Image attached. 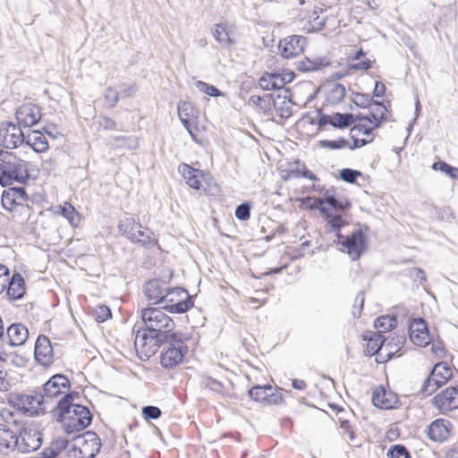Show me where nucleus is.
Listing matches in <instances>:
<instances>
[{
    "instance_id": "nucleus-61",
    "label": "nucleus",
    "mask_w": 458,
    "mask_h": 458,
    "mask_svg": "<svg viewBox=\"0 0 458 458\" xmlns=\"http://www.w3.org/2000/svg\"><path fill=\"white\" fill-rule=\"evenodd\" d=\"M386 93V86L383 82L377 81L375 83L373 95L377 98H382Z\"/></svg>"
},
{
    "instance_id": "nucleus-14",
    "label": "nucleus",
    "mask_w": 458,
    "mask_h": 458,
    "mask_svg": "<svg viewBox=\"0 0 458 458\" xmlns=\"http://www.w3.org/2000/svg\"><path fill=\"white\" fill-rule=\"evenodd\" d=\"M164 309L171 313H184L191 310L194 302L189 293L180 287L171 289L165 293Z\"/></svg>"
},
{
    "instance_id": "nucleus-53",
    "label": "nucleus",
    "mask_w": 458,
    "mask_h": 458,
    "mask_svg": "<svg viewBox=\"0 0 458 458\" xmlns=\"http://www.w3.org/2000/svg\"><path fill=\"white\" fill-rule=\"evenodd\" d=\"M10 276L9 268L0 264V295L6 290Z\"/></svg>"
},
{
    "instance_id": "nucleus-12",
    "label": "nucleus",
    "mask_w": 458,
    "mask_h": 458,
    "mask_svg": "<svg viewBox=\"0 0 458 458\" xmlns=\"http://www.w3.org/2000/svg\"><path fill=\"white\" fill-rule=\"evenodd\" d=\"M17 430V450L19 452L30 453L40 447L42 436L35 422L27 420Z\"/></svg>"
},
{
    "instance_id": "nucleus-8",
    "label": "nucleus",
    "mask_w": 458,
    "mask_h": 458,
    "mask_svg": "<svg viewBox=\"0 0 458 458\" xmlns=\"http://www.w3.org/2000/svg\"><path fill=\"white\" fill-rule=\"evenodd\" d=\"M319 202V211L332 230H339L344 225L343 213L351 208L347 199H337L332 195H325Z\"/></svg>"
},
{
    "instance_id": "nucleus-3",
    "label": "nucleus",
    "mask_w": 458,
    "mask_h": 458,
    "mask_svg": "<svg viewBox=\"0 0 458 458\" xmlns=\"http://www.w3.org/2000/svg\"><path fill=\"white\" fill-rule=\"evenodd\" d=\"M166 345L160 352L159 362L165 369H174L182 365L190 352L188 343L191 336L182 331L165 338Z\"/></svg>"
},
{
    "instance_id": "nucleus-9",
    "label": "nucleus",
    "mask_w": 458,
    "mask_h": 458,
    "mask_svg": "<svg viewBox=\"0 0 458 458\" xmlns=\"http://www.w3.org/2000/svg\"><path fill=\"white\" fill-rule=\"evenodd\" d=\"M354 125L351 129V138L352 145L350 148H359L371 143L374 139V131L379 127L381 122L375 115L360 116L354 121Z\"/></svg>"
},
{
    "instance_id": "nucleus-19",
    "label": "nucleus",
    "mask_w": 458,
    "mask_h": 458,
    "mask_svg": "<svg viewBox=\"0 0 458 458\" xmlns=\"http://www.w3.org/2000/svg\"><path fill=\"white\" fill-rule=\"evenodd\" d=\"M21 126L12 122H4L0 124V146L13 149L24 142L25 135Z\"/></svg>"
},
{
    "instance_id": "nucleus-38",
    "label": "nucleus",
    "mask_w": 458,
    "mask_h": 458,
    "mask_svg": "<svg viewBox=\"0 0 458 458\" xmlns=\"http://www.w3.org/2000/svg\"><path fill=\"white\" fill-rule=\"evenodd\" d=\"M363 340L366 341L364 352L367 355L372 356L377 355V360L378 359L380 348L383 344V335L377 333H370L369 335H362Z\"/></svg>"
},
{
    "instance_id": "nucleus-17",
    "label": "nucleus",
    "mask_w": 458,
    "mask_h": 458,
    "mask_svg": "<svg viewBox=\"0 0 458 458\" xmlns=\"http://www.w3.org/2000/svg\"><path fill=\"white\" fill-rule=\"evenodd\" d=\"M301 29L306 33L321 30L326 23L323 9L316 4H309V8L300 13Z\"/></svg>"
},
{
    "instance_id": "nucleus-52",
    "label": "nucleus",
    "mask_w": 458,
    "mask_h": 458,
    "mask_svg": "<svg viewBox=\"0 0 458 458\" xmlns=\"http://www.w3.org/2000/svg\"><path fill=\"white\" fill-rule=\"evenodd\" d=\"M387 456L389 458H401L403 456L404 458H412L410 455L407 449L405 448V446H403L402 445H394L391 446V448L387 452Z\"/></svg>"
},
{
    "instance_id": "nucleus-42",
    "label": "nucleus",
    "mask_w": 458,
    "mask_h": 458,
    "mask_svg": "<svg viewBox=\"0 0 458 458\" xmlns=\"http://www.w3.org/2000/svg\"><path fill=\"white\" fill-rule=\"evenodd\" d=\"M325 123L335 127H348L354 123L353 115L351 114L335 113L324 117Z\"/></svg>"
},
{
    "instance_id": "nucleus-46",
    "label": "nucleus",
    "mask_w": 458,
    "mask_h": 458,
    "mask_svg": "<svg viewBox=\"0 0 458 458\" xmlns=\"http://www.w3.org/2000/svg\"><path fill=\"white\" fill-rule=\"evenodd\" d=\"M295 202L299 203V208L301 210H312V209H319V201L321 198H313V197H305V198H296L293 199Z\"/></svg>"
},
{
    "instance_id": "nucleus-59",
    "label": "nucleus",
    "mask_w": 458,
    "mask_h": 458,
    "mask_svg": "<svg viewBox=\"0 0 458 458\" xmlns=\"http://www.w3.org/2000/svg\"><path fill=\"white\" fill-rule=\"evenodd\" d=\"M340 428L343 429V433L347 435L351 439L354 438V433L352 430L351 423H350V418L346 420V423L341 422L339 423Z\"/></svg>"
},
{
    "instance_id": "nucleus-18",
    "label": "nucleus",
    "mask_w": 458,
    "mask_h": 458,
    "mask_svg": "<svg viewBox=\"0 0 458 458\" xmlns=\"http://www.w3.org/2000/svg\"><path fill=\"white\" fill-rule=\"evenodd\" d=\"M100 450V442L94 433L79 436L73 443L75 458H94Z\"/></svg>"
},
{
    "instance_id": "nucleus-50",
    "label": "nucleus",
    "mask_w": 458,
    "mask_h": 458,
    "mask_svg": "<svg viewBox=\"0 0 458 458\" xmlns=\"http://www.w3.org/2000/svg\"><path fill=\"white\" fill-rule=\"evenodd\" d=\"M318 143L320 147L329 149H339L349 146L348 140L344 138H340L336 140H323Z\"/></svg>"
},
{
    "instance_id": "nucleus-62",
    "label": "nucleus",
    "mask_w": 458,
    "mask_h": 458,
    "mask_svg": "<svg viewBox=\"0 0 458 458\" xmlns=\"http://www.w3.org/2000/svg\"><path fill=\"white\" fill-rule=\"evenodd\" d=\"M292 386L297 390H305L307 384L303 379L294 378L292 380Z\"/></svg>"
},
{
    "instance_id": "nucleus-6",
    "label": "nucleus",
    "mask_w": 458,
    "mask_h": 458,
    "mask_svg": "<svg viewBox=\"0 0 458 458\" xmlns=\"http://www.w3.org/2000/svg\"><path fill=\"white\" fill-rule=\"evenodd\" d=\"M164 307L149 305L140 311V318L145 329L158 333L165 338L176 333L174 319L165 312Z\"/></svg>"
},
{
    "instance_id": "nucleus-55",
    "label": "nucleus",
    "mask_w": 458,
    "mask_h": 458,
    "mask_svg": "<svg viewBox=\"0 0 458 458\" xmlns=\"http://www.w3.org/2000/svg\"><path fill=\"white\" fill-rule=\"evenodd\" d=\"M142 415L145 420H156L161 416V411L156 406H146L142 409Z\"/></svg>"
},
{
    "instance_id": "nucleus-60",
    "label": "nucleus",
    "mask_w": 458,
    "mask_h": 458,
    "mask_svg": "<svg viewBox=\"0 0 458 458\" xmlns=\"http://www.w3.org/2000/svg\"><path fill=\"white\" fill-rule=\"evenodd\" d=\"M432 169L435 171H441L445 174H447V171H450V165H448L445 161H437L432 165Z\"/></svg>"
},
{
    "instance_id": "nucleus-57",
    "label": "nucleus",
    "mask_w": 458,
    "mask_h": 458,
    "mask_svg": "<svg viewBox=\"0 0 458 458\" xmlns=\"http://www.w3.org/2000/svg\"><path fill=\"white\" fill-rule=\"evenodd\" d=\"M280 80H282L283 82V88L287 84L292 82L294 78L295 74L292 71H283L282 72H279Z\"/></svg>"
},
{
    "instance_id": "nucleus-48",
    "label": "nucleus",
    "mask_w": 458,
    "mask_h": 458,
    "mask_svg": "<svg viewBox=\"0 0 458 458\" xmlns=\"http://www.w3.org/2000/svg\"><path fill=\"white\" fill-rule=\"evenodd\" d=\"M93 316L96 321L102 323L108 320L112 317V313L108 306L98 305L93 310Z\"/></svg>"
},
{
    "instance_id": "nucleus-11",
    "label": "nucleus",
    "mask_w": 458,
    "mask_h": 458,
    "mask_svg": "<svg viewBox=\"0 0 458 458\" xmlns=\"http://www.w3.org/2000/svg\"><path fill=\"white\" fill-rule=\"evenodd\" d=\"M248 394L252 401L263 406H278L284 403L283 388L270 384L253 386Z\"/></svg>"
},
{
    "instance_id": "nucleus-26",
    "label": "nucleus",
    "mask_w": 458,
    "mask_h": 458,
    "mask_svg": "<svg viewBox=\"0 0 458 458\" xmlns=\"http://www.w3.org/2000/svg\"><path fill=\"white\" fill-rule=\"evenodd\" d=\"M453 428L450 420L440 418L433 420L428 425L426 433L431 441L443 443L451 437Z\"/></svg>"
},
{
    "instance_id": "nucleus-41",
    "label": "nucleus",
    "mask_w": 458,
    "mask_h": 458,
    "mask_svg": "<svg viewBox=\"0 0 458 458\" xmlns=\"http://www.w3.org/2000/svg\"><path fill=\"white\" fill-rule=\"evenodd\" d=\"M17 449L16 433L12 428L0 426V451Z\"/></svg>"
},
{
    "instance_id": "nucleus-30",
    "label": "nucleus",
    "mask_w": 458,
    "mask_h": 458,
    "mask_svg": "<svg viewBox=\"0 0 458 458\" xmlns=\"http://www.w3.org/2000/svg\"><path fill=\"white\" fill-rule=\"evenodd\" d=\"M403 344V339L402 337L396 336L391 339L384 338L377 361L383 363L392 359L395 354L400 356L401 353L399 352L402 350Z\"/></svg>"
},
{
    "instance_id": "nucleus-21",
    "label": "nucleus",
    "mask_w": 458,
    "mask_h": 458,
    "mask_svg": "<svg viewBox=\"0 0 458 458\" xmlns=\"http://www.w3.org/2000/svg\"><path fill=\"white\" fill-rule=\"evenodd\" d=\"M337 243L341 246L340 250L347 252L352 259H359L365 249V239L360 231L347 236L338 234Z\"/></svg>"
},
{
    "instance_id": "nucleus-29",
    "label": "nucleus",
    "mask_w": 458,
    "mask_h": 458,
    "mask_svg": "<svg viewBox=\"0 0 458 458\" xmlns=\"http://www.w3.org/2000/svg\"><path fill=\"white\" fill-rule=\"evenodd\" d=\"M372 402L375 406L381 409H394L399 399L396 394L384 386H377L373 391Z\"/></svg>"
},
{
    "instance_id": "nucleus-47",
    "label": "nucleus",
    "mask_w": 458,
    "mask_h": 458,
    "mask_svg": "<svg viewBox=\"0 0 458 458\" xmlns=\"http://www.w3.org/2000/svg\"><path fill=\"white\" fill-rule=\"evenodd\" d=\"M430 344V352L434 359L440 360L445 357L447 352L442 341L434 340L432 338Z\"/></svg>"
},
{
    "instance_id": "nucleus-44",
    "label": "nucleus",
    "mask_w": 458,
    "mask_h": 458,
    "mask_svg": "<svg viewBox=\"0 0 458 458\" xmlns=\"http://www.w3.org/2000/svg\"><path fill=\"white\" fill-rule=\"evenodd\" d=\"M397 326V319L392 316H381L375 321V327L377 329V334L387 333Z\"/></svg>"
},
{
    "instance_id": "nucleus-4",
    "label": "nucleus",
    "mask_w": 458,
    "mask_h": 458,
    "mask_svg": "<svg viewBox=\"0 0 458 458\" xmlns=\"http://www.w3.org/2000/svg\"><path fill=\"white\" fill-rule=\"evenodd\" d=\"M178 173L187 186L200 196H216L220 191L218 183L208 171L194 168L186 163H182L178 165Z\"/></svg>"
},
{
    "instance_id": "nucleus-2",
    "label": "nucleus",
    "mask_w": 458,
    "mask_h": 458,
    "mask_svg": "<svg viewBox=\"0 0 458 458\" xmlns=\"http://www.w3.org/2000/svg\"><path fill=\"white\" fill-rule=\"evenodd\" d=\"M117 228L123 237L135 245L144 249L157 248L162 250L155 232L148 226L142 225L139 217L125 216L119 221Z\"/></svg>"
},
{
    "instance_id": "nucleus-45",
    "label": "nucleus",
    "mask_w": 458,
    "mask_h": 458,
    "mask_svg": "<svg viewBox=\"0 0 458 458\" xmlns=\"http://www.w3.org/2000/svg\"><path fill=\"white\" fill-rule=\"evenodd\" d=\"M308 178L313 182L318 181L317 175L311 171L308 170L305 165H302L301 169H291L285 172L284 174L282 175L283 180L288 181L294 178Z\"/></svg>"
},
{
    "instance_id": "nucleus-40",
    "label": "nucleus",
    "mask_w": 458,
    "mask_h": 458,
    "mask_svg": "<svg viewBox=\"0 0 458 458\" xmlns=\"http://www.w3.org/2000/svg\"><path fill=\"white\" fill-rule=\"evenodd\" d=\"M350 69L355 71H368L372 66V61L366 57V53L360 48L354 55H349Z\"/></svg>"
},
{
    "instance_id": "nucleus-5",
    "label": "nucleus",
    "mask_w": 458,
    "mask_h": 458,
    "mask_svg": "<svg viewBox=\"0 0 458 458\" xmlns=\"http://www.w3.org/2000/svg\"><path fill=\"white\" fill-rule=\"evenodd\" d=\"M251 100L259 109L272 121L282 124L293 114V103L286 96L276 97L267 94L264 96H253Z\"/></svg>"
},
{
    "instance_id": "nucleus-37",
    "label": "nucleus",
    "mask_w": 458,
    "mask_h": 458,
    "mask_svg": "<svg viewBox=\"0 0 458 458\" xmlns=\"http://www.w3.org/2000/svg\"><path fill=\"white\" fill-rule=\"evenodd\" d=\"M165 293L162 284L157 280L149 281L144 286L145 296L153 304L163 303Z\"/></svg>"
},
{
    "instance_id": "nucleus-7",
    "label": "nucleus",
    "mask_w": 458,
    "mask_h": 458,
    "mask_svg": "<svg viewBox=\"0 0 458 458\" xmlns=\"http://www.w3.org/2000/svg\"><path fill=\"white\" fill-rule=\"evenodd\" d=\"M29 178L27 165L14 154L5 152L0 158V184L2 186L12 184L16 181L23 182Z\"/></svg>"
},
{
    "instance_id": "nucleus-39",
    "label": "nucleus",
    "mask_w": 458,
    "mask_h": 458,
    "mask_svg": "<svg viewBox=\"0 0 458 458\" xmlns=\"http://www.w3.org/2000/svg\"><path fill=\"white\" fill-rule=\"evenodd\" d=\"M55 214L66 218L72 227L79 226L81 221V214L75 209L74 206L68 201H65L63 205L59 206Z\"/></svg>"
},
{
    "instance_id": "nucleus-34",
    "label": "nucleus",
    "mask_w": 458,
    "mask_h": 458,
    "mask_svg": "<svg viewBox=\"0 0 458 458\" xmlns=\"http://www.w3.org/2000/svg\"><path fill=\"white\" fill-rule=\"evenodd\" d=\"M24 142L38 153H44L49 148L47 136L38 130L29 131L25 136Z\"/></svg>"
},
{
    "instance_id": "nucleus-33",
    "label": "nucleus",
    "mask_w": 458,
    "mask_h": 458,
    "mask_svg": "<svg viewBox=\"0 0 458 458\" xmlns=\"http://www.w3.org/2000/svg\"><path fill=\"white\" fill-rule=\"evenodd\" d=\"M44 396L41 394H26L19 398L18 408L23 412L30 415L38 414L41 410Z\"/></svg>"
},
{
    "instance_id": "nucleus-31",
    "label": "nucleus",
    "mask_w": 458,
    "mask_h": 458,
    "mask_svg": "<svg viewBox=\"0 0 458 458\" xmlns=\"http://www.w3.org/2000/svg\"><path fill=\"white\" fill-rule=\"evenodd\" d=\"M10 300H20L26 293V284L23 276L20 273H13L9 277V283L4 291Z\"/></svg>"
},
{
    "instance_id": "nucleus-58",
    "label": "nucleus",
    "mask_w": 458,
    "mask_h": 458,
    "mask_svg": "<svg viewBox=\"0 0 458 458\" xmlns=\"http://www.w3.org/2000/svg\"><path fill=\"white\" fill-rule=\"evenodd\" d=\"M246 302L252 308L258 309L267 302V299L259 297H250L246 300Z\"/></svg>"
},
{
    "instance_id": "nucleus-43",
    "label": "nucleus",
    "mask_w": 458,
    "mask_h": 458,
    "mask_svg": "<svg viewBox=\"0 0 458 458\" xmlns=\"http://www.w3.org/2000/svg\"><path fill=\"white\" fill-rule=\"evenodd\" d=\"M259 86L265 90L282 89L283 82L280 80L279 72H266L259 79Z\"/></svg>"
},
{
    "instance_id": "nucleus-63",
    "label": "nucleus",
    "mask_w": 458,
    "mask_h": 458,
    "mask_svg": "<svg viewBox=\"0 0 458 458\" xmlns=\"http://www.w3.org/2000/svg\"><path fill=\"white\" fill-rule=\"evenodd\" d=\"M7 376V372L3 366H0V389L6 388V380L5 377Z\"/></svg>"
},
{
    "instance_id": "nucleus-20",
    "label": "nucleus",
    "mask_w": 458,
    "mask_h": 458,
    "mask_svg": "<svg viewBox=\"0 0 458 458\" xmlns=\"http://www.w3.org/2000/svg\"><path fill=\"white\" fill-rule=\"evenodd\" d=\"M408 335L411 342L418 347H426L432 342V335L423 318H412L409 323Z\"/></svg>"
},
{
    "instance_id": "nucleus-10",
    "label": "nucleus",
    "mask_w": 458,
    "mask_h": 458,
    "mask_svg": "<svg viewBox=\"0 0 458 458\" xmlns=\"http://www.w3.org/2000/svg\"><path fill=\"white\" fill-rule=\"evenodd\" d=\"M165 337L158 333L143 329L139 330L135 338V348L139 358L147 360L154 356L163 342Z\"/></svg>"
},
{
    "instance_id": "nucleus-35",
    "label": "nucleus",
    "mask_w": 458,
    "mask_h": 458,
    "mask_svg": "<svg viewBox=\"0 0 458 458\" xmlns=\"http://www.w3.org/2000/svg\"><path fill=\"white\" fill-rule=\"evenodd\" d=\"M6 335L11 346H21L27 341L29 331L22 324L14 323L8 327Z\"/></svg>"
},
{
    "instance_id": "nucleus-27",
    "label": "nucleus",
    "mask_w": 458,
    "mask_h": 458,
    "mask_svg": "<svg viewBox=\"0 0 458 458\" xmlns=\"http://www.w3.org/2000/svg\"><path fill=\"white\" fill-rule=\"evenodd\" d=\"M70 380L66 376L55 374L44 385V397L55 398L60 394H67Z\"/></svg>"
},
{
    "instance_id": "nucleus-24",
    "label": "nucleus",
    "mask_w": 458,
    "mask_h": 458,
    "mask_svg": "<svg viewBox=\"0 0 458 458\" xmlns=\"http://www.w3.org/2000/svg\"><path fill=\"white\" fill-rule=\"evenodd\" d=\"M306 38L292 35L280 40L278 49L284 58L290 59L299 56L304 52Z\"/></svg>"
},
{
    "instance_id": "nucleus-13",
    "label": "nucleus",
    "mask_w": 458,
    "mask_h": 458,
    "mask_svg": "<svg viewBox=\"0 0 458 458\" xmlns=\"http://www.w3.org/2000/svg\"><path fill=\"white\" fill-rule=\"evenodd\" d=\"M178 115L191 138L199 141L198 138L204 131V126H200L199 123V109L191 102L182 101L178 105Z\"/></svg>"
},
{
    "instance_id": "nucleus-22",
    "label": "nucleus",
    "mask_w": 458,
    "mask_h": 458,
    "mask_svg": "<svg viewBox=\"0 0 458 458\" xmlns=\"http://www.w3.org/2000/svg\"><path fill=\"white\" fill-rule=\"evenodd\" d=\"M28 195L22 187H10L4 190L1 196V204L4 209L14 212L28 200Z\"/></svg>"
},
{
    "instance_id": "nucleus-36",
    "label": "nucleus",
    "mask_w": 458,
    "mask_h": 458,
    "mask_svg": "<svg viewBox=\"0 0 458 458\" xmlns=\"http://www.w3.org/2000/svg\"><path fill=\"white\" fill-rule=\"evenodd\" d=\"M325 98L328 104L335 105L341 102L345 95V87L338 82H327L325 86Z\"/></svg>"
},
{
    "instance_id": "nucleus-56",
    "label": "nucleus",
    "mask_w": 458,
    "mask_h": 458,
    "mask_svg": "<svg viewBox=\"0 0 458 458\" xmlns=\"http://www.w3.org/2000/svg\"><path fill=\"white\" fill-rule=\"evenodd\" d=\"M348 418H351V414L348 411H345L344 409L342 408L335 410L334 420L336 423H346V420Z\"/></svg>"
},
{
    "instance_id": "nucleus-54",
    "label": "nucleus",
    "mask_w": 458,
    "mask_h": 458,
    "mask_svg": "<svg viewBox=\"0 0 458 458\" xmlns=\"http://www.w3.org/2000/svg\"><path fill=\"white\" fill-rule=\"evenodd\" d=\"M235 216L242 221H246L250 216V206L248 203H242L236 208Z\"/></svg>"
},
{
    "instance_id": "nucleus-1",
    "label": "nucleus",
    "mask_w": 458,
    "mask_h": 458,
    "mask_svg": "<svg viewBox=\"0 0 458 458\" xmlns=\"http://www.w3.org/2000/svg\"><path fill=\"white\" fill-rule=\"evenodd\" d=\"M71 394L64 395L58 403L60 422L67 434L79 432L90 425L92 415L89 410L81 404L72 403Z\"/></svg>"
},
{
    "instance_id": "nucleus-28",
    "label": "nucleus",
    "mask_w": 458,
    "mask_h": 458,
    "mask_svg": "<svg viewBox=\"0 0 458 458\" xmlns=\"http://www.w3.org/2000/svg\"><path fill=\"white\" fill-rule=\"evenodd\" d=\"M0 426L7 428H20L24 420L23 412L16 405L4 406L0 410Z\"/></svg>"
},
{
    "instance_id": "nucleus-49",
    "label": "nucleus",
    "mask_w": 458,
    "mask_h": 458,
    "mask_svg": "<svg viewBox=\"0 0 458 458\" xmlns=\"http://www.w3.org/2000/svg\"><path fill=\"white\" fill-rule=\"evenodd\" d=\"M340 178L349 183H355L359 177L362 176L361 172L351 168L342 169L339 173Z\"/></svg>"
},
{
    "instance_id": "nucleus-32",
    "label": "nucleus",
    "mask_w": 458,
    "mask_h": 458,
    "mask_svg": "<svg viewBox=\"0 0 458 458\" xmlns=\"http://www.w3.org/2000/svg\"><path fill=\"white\" fill-rule=\"evenodd\" d=\"M213 36L224 47H230L236 42L235 30L227 23L216 24Z\"/></svg>"
},
{
    "instance_id": "nucleus-64",
    "label": "nucleus",
    "mask_w": 458,
    "mask_h": 458,
    "mask_svg": "<svg viewBox=\"0 0 458 458\" xmlns=\"http://www.w3.org/2000/svg\"><path fill=\"white\" fill-rule=\"evenodd\" d=\"M446 458H458V450L455 448H451L446 452Z\"/></svg>"
},
{
    "instance_id": "nucleus-16",
    "label": "nucleus",
    "mask_w": 458,
    "mask_h": 458,
    "mask_svg": "<svg viewBox=\"0 0 458 458\" xmlns=\"http://www.w3.org/2000/svg\"><path fill=\"white\" fill-rule=\"evenodd\" d=\"M453 377V369L446 362L435 364L430 375L425 382L422 391L427 395L436 392L439 387L445 385Z\"/></svg>"
},
{
    "instance_id": "nucleus-51",
    "label": "nucleus",
    "mask_w": 458,
    "mask_h": 458,
    "mask_svg": "<svg viewBox=\"0 0 458 458\" xmlns=\"http://www.w3.org/2000/svg\"><path fill=\"white\" fill-rule=\"evenodd\" d=\"M196 87L200 92L210 97H219L222 95L221 91L216 87L201 81L196 82Z\"/></svg>"
},
{
    "instance_id": "nucleus-15",
    "label": "nucleus",
    "mask_w": 458,
    "mask_h": 458,
    "mask_svg": "<svg viewBox=\"0 0 458 458\" xmlns=\"http://www.w3.org/2000/svg\"><path fill=\"white\" fill-rule=\"evenodd\" d=\"M14 116L19 126L30 128L41 120V106L30 98H25L14 112Z\"/></svg>"
},
{
    "instance_id": "nucleus-23",
    "label": "nucleus",
    "mask_w": 458,
    "mask_h": 458,
    "mask_svg": "<svg viewBox=\"0 0 458 458\" xmlns=\"http://www.w3.org/2000/svg\"><path fill=\"white\" fill-rule=\"evenodd\" d=\"M432 403L441 413L458 409V386L446 387L435 395Z\"/></svg>"
},
{
    "instance_id": "nucleus-25",
    "label": "nucleus",
    "mask_w": 458,
    "mask_h": 458,
    "mask_svg": "<svg viewBox=\"0 0 458 458\" xmlns=\"http://www.w3.org/2000/svg\"><path fill=\"white\" fill-rule=\"evenodd\" d=\"M35 360L41 366L48 368L55 362V352L49 338L40 335L37 338L34 349Z\"/></svg>"
}]
</instances>
